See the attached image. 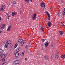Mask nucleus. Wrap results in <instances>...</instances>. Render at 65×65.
Returning a JSON list of instances; mask_svg holds the SVG:
<instances>
[{
    "instance_id": "nucleus-31",
    "label": "nucleus",
    "mask_w": 65,
    "mask_h": 65,
    "mask_svg": "<svg viewBox=\"0 0 65 65\" xmlns=\"http://www.w3.org/2000/svg\"><path fill=\"white\" fill-rule=\"evenodd\" d=\"M51 59L52 60H53V57L52 56L51 57Z\"/></svg>"
},
{
    "instance_id": "nucleus-26",
    "label": "nucleus",
    "mask_w": 65,
    "mask_h": 65,
    "mask_svg": "<svg viewBox=\"0 0 65 65\" xmlns=\"http://www.w3.org/2000/svg\"><path fill=\"white\" fill-rule=\"evenodd\" d=\"M41 40L43 42H44L45 41V39H41Z\"/></svg>"
},
{
    "instance_id": "nucleus-1",
    "label": "nucleus",
    "mask_w": 65,
    "mask_h": 65,
    "mask_svg": "<svg viewBox=\"0 0 65 65\" xmlns=\"http://www.w3.org/2000/svg\"><path fill=\"white\" fill-rule=\"evenodd\" d=\"M21 50V48L20 47L16 51V52L14 53L15 57V58H17L19 56L20 54L18 52Z\"/></svg>"
},
{
    "instance_id": "nucleus-16",
    "label": "nucleus",
    "mask_w": 65,
    "mask_h": 65,
    "mask_svg": "<svg viewBox=\"0 0 65 65\" xmlns=\"http://www.w3.org/2000/svg\"><path fill=\"white\" fill-rule=\"evenodd\" d=\"M18 41L19 42H22L23 41V39H22L20 38L18 40Z\"/></svg>"
},
{
    "instance_id": "nucleus-33",
    "label": "nucleus",
    "mask_w": 65,
    "mask_h": 65,
    "mask_svg": "<svg viewBox=\"0 0 65 65\" xmlns=\"http://www.w3.org/2000/svg\"><path fill=\"white\" fill-rule=\"evenodd\" d=\"M13 4H15V1H14L13 2Z\"/></svg>"
},
{
    "instance_id": "nucleus-37",
    "label": "nucleus",
    "mask_w": 65,
    "mask_h": 65,
    "mask_svg": "<svg viewBox=\"0 0 65 65\" xmlns=\"http://www.w3.org/2000/svg\"><path fill=\"white\" fill-rule=\"evenodd\" d=\"M25 60H27V58H26L25 59Z\"/></svg>"
},
{
    "instance_id": "nucleus-5",
    "label": "nucleus",
    "mask_w": 65,
    "mask_h": 65,
    "mask_svg": "<svg viewBox=\"0 0 65 65\" xmlns=\"http://www.w3.org/2000/svg\"><path fill=\"white\" fill-rule=\"evenodd\" d=\"M59 56V54L58 55H57V54H55L54 55V58L55 60H57L58 58V56Z\"/></svg>"
},
{
    "instance_id": "nucleus-32",
    "label": "nucleus",
    "mask_w": 65,
    "mask_h": 65,
    "mask_svg": "<svg viewBox=\"0 0 65 65\" xmlns=\"http://www.w3.org/2000/svg\"><path fill=\"white\" fill-rule=\"evenodd\" d=\"M2 61L4 62V61H5V58H3V59L2 60Z\"/></svg>"
},
{
    "instance_id": "nucleus-18",
    "label": "nucleus",
    "mask_w": 65,
    "mask_h": 65,
    "mask_svg": "<svg viewBox=\"0 0 65 65\" xmlns=\"http://www.w3.org/2000/svg\"><path fill=\"white\" fill-rule=\"evenodd\" d=\"M63 10H64V11H63L62 12V15H65V8Z\"/></svg>"
},
{
    "instance_id": "nucleus-8",
    "label": "nucleus",
    "mask_w": 65,
    "mask_h": 65,
    "mask_svg": "<svg viewBox=\"0 0 65 65\" xmlns=\"http://www.w3.org/2000/svg\"><path fill=\"white\" fill-rule=\"evenodd\" d=\"M37 15L35 13H34L33 15V17L32 18V19L33 20H35L36 19V17Z\"/></svg>"
},
{
    "instance_id": "nucleus-38",
    "label": "nucleus",
    "mask_w": 65,
    "mask_h": 65,
    "mask_svg": "<svg viewBox=\"0 0 65 65\" xmlns=\"http://www.w3.org/2000/svg\"><path fill=\"white\" fill-rule=\"evenodd\" d=\"M30 2H32V0H30Z\"/></svg>"
},
{
    "instance_id": "nucleus-40",
    "label": "nucleus",
    "mask_w": 65,
    "mask_h": 65,
    "mask_svg": "<svg viewBox=\"0 0 65 65\" xmlns=\"http://www.w3.org/2000/svg\"><path fill=\"white\" fill-rule=\"evenodd\" d=\"M57 55H59V53H57V54H56Z\"/></svg>"
},
{
    "instance_id": "nucleus-11",
    "label": "nucleus",
    "mask_w": 65,
    "mask_h": 65,
    "mask_svg": "<svg viewBox=\"0 0 65 65\" xmlns=\"http://www.w3.org/2000/svg\"><path fill=\"white\" fill-rule=\"evenodd\" d=\"M49 44V43H48V42L47 41L45 43H44V45L45 46V47H47L48 45V44Z\"/></svg>"
},
{
    "instance_id": "nucleus-14",
    "label": "nucleus",
    "mask_w": 65,
    "mask_h": 65,
    "mask_svg": "<svg viewBox=\"0 0 65 65\" xmlns=\"http://www.w3.org/2000/svg\"><path fill=\"white\" fill-rule=\"evenodd\" d=\"M44 57L46 60V61H48V58L47 56L46 55Z\"/></svg>"
},
{
    "instance_id": "nucleus-6",
    "label": "nucleus",
    "mask_w": 65,
    "mask_h": 65,
    "mask_svg": "<svg viewBox=\"0 0 65 65\" xmlns=\"http://www.w3.org/2000/svg\"><path fill=\"white\" fill-rule=\"evenodd\" d=\"M5 7V6L4 5H2V7L0 9V10L2 11L4 10V8Z\"/></svg>"
},
{
    "instance_id": "nucleus-41",
    "label": "nucleus",
    "mask_w": 65,
    "mask_h": 65,
    "mask_svg": "<svg viewBox=\"0 0 65 65\" xmlns=\"http://www.w3.org/2000/svg\"><path fill=\"white\" fill-rule=\"evenodd\" d=\"M22 13H23V12L21 13H20V14H22Z\"/></svg>"
},
{
    "instance_id": "nucleus-15",
    "label": "nucleus",
    "mask_w": 65,
    "mask_h": 65,
    "mask_svg": "<svg viewBox=\"0 0 65 65\" xmlns=\"http://www.w3.org/2000/svg\"><path fill=\"white\" fill-rule=\"evenodd\" d=\"M52 25L51 24V23L50 22H48V23L47 24V26L48 27H51Z\"/></svg>"
},
{
    "instance_id": "nucleus-4",
    "label": "nucleus",
    "mask_w": 65,
    "mask_h": 65,
    "mask_svg": "<svg viewBox=\"0 0 65 65\" xmlns=\"http://www.w3.org/2000/svg\"><path fill=\"white\" fill-rule=\"evenodd\" d=\"M40 6L41 7H45V3L43 2H42L40 3Z\"/></svg>"
},
{
    "instance_id": "nucleus-43",
    "label": "nucleus",
    "mask_w": 65,
    "mask_h": 65,
    "mask_svg": "<svg viewBox=\"0 0 65 65\" xmlns=\"http://www.w3.org/2000/svg\"><path fill=\"white\" fill-rule=\"evenodd\" d=\"M44 27H45V26H44Z\"/></svg>"
},
{
    "instance_id": "nucleus-42",
    "label": "nucleus",
    "mask_w": 65,
    "mask_h": 65,
    "mask_svg": "<svg viewBox=\"0 0 65 65\" xmlns=\"http://www.w3.org/2000/svg\"><path fill=\"white\" fill-rule=\"evenodd\" d=\"M1 31H0V33H1Z\"/></svg>"
},
{
    "instance_id": "nucleus-35",
    "label": "nucleus",
    "mask_w": 65,
    "mask_h": 65,
    "mask_svg": "<svg viewBox=\"0 0 65 65\" xmlns=\"http://www.w3.org/2000/svg\"><path fill=\"white\" fill-rule=\"evenodd\" d=\"M51 46H52V47H53V45H51Z\"/></svg>"
},
{
    "instance_id": "nucleus-20",
    "label": "nucleus",
    "mask_w": 65,
    "mask_h": 65,
    "mask_svg": "<svg viewBox=\"0 0 65 65\" xmlns=\"http://www.w3.org/2000/svg\"><path fill=\"white\" fill-rule=\"evenodd\" d=\"M57 15L58 16V17H60V15H61V14L59 12H58Z\"/></svg>"
},
{
    "instance_id": "nucleus-30",
    "label": "nucleus",
    "mask_w": 65,
    "mask_h": 65,
    "mask_svg": "<svg viewBox=\"0 0 65 65\" xmlns=\"http://www.w3.org/2000/svg\"><path fill=\"white\" fill-rule=\"evenodd\" d=\"M29 47V45H26L25 46V48H27Z\"/></svg>"
},
{
    "instance_id": "nucleus-25",
    "label": "nucleus",
    "mask_w": 65,
    "mask_h": 65,
    "mask_svg": "<svg viewBox=\"0 0 65 65\" xmlns=\"http://www.w3.org/2000/svg\"><path fill=\"white\" fill-rule=\"evenodd\" d=\"M3 52V50L2 49H0V53H2Z\"/></svg>"
},
{
    "instance_id": "nucleus-28",
    "label": "nucleus",
    "mask_w": 65,
    "mask_h": 65,
    "mask_svg": "<svg viewBox=\"0 0 65 65\" xmlns=\"http://www.w3.org/2000/svg\"><path fill=\"white\" fill-rule=\"evenodd\" d=\"M27 3H29V0H25Z\"/></svg>"
},
{
    "instance_id": "nucleus-39",
    "label": "nucleus",
    "mask_w": 65,
    "mask_h": 65,
    "mask_svg": "<svg viewBox=\"0 0 65 65\" xmlns=\"http://www.w3.org/2000/svg\"><path fill=\"white\" fill-rule=\"evenodd\" d=\"M2 65H4V63H2Z\"/></svg>"
},
{
    "instance_id": "nucleus-7",
    "label": "nucleus",
    "mask_w": 65,
    "mask_h": 65,
    "mask_svg": "<svg viewBox=\"0 0 65 65\" xmlns=\"http://www.w3.org/2000/svg\"><path fill=\"white\" fill-rule=\"evenodd\" d=\"M5 27V25L4 24L2 25L0 27V30H3Z\"/></svg>"
},
{
    "instance_id": "nucleus-19",
    "label": "nucleus",
    "mask_w": 65,
    "mask_h": 65,
    "mask_svg": "<svg viewBox=\"0 0 65 65\" xmlns=\"http://www.w3.org/2000/svg\"><path fill=\"white\" fill-rule=\"evenodd\" d=\"M25 41L24 40L23 41V42H22V43L21 44V46H23V44H24V43H25Z\"/></svg>"
},
{
    "instance_id": "nucleus-13",
    "label": "nucleus",
    "mask_w": 65,
    "mask_h": 65,
    "mask_svg": "<svg viewBox=\"0 0 65 65\" xmlns=\"http://www.w3.org/2000/svg\"><path fill=\"white\" fill-rule=\"evenodd\" d=\"M17 14V12H15V11H14L13 12H12V16H14L15 15V14Z\"/></svg>"
},
{
    "instance_id": "nucleus-2",
    "label": "nucleus",
    "mask_w": 65,
    "mask_h": 65,
    "mask_svg": "<svg viewBox=\"0 0 65 65\" xmlns=\"http://www.w3.org/2000/svg\"><path fill=\"white\" fill-rule=\"evenodd\" d=\"M20 63V61L19 60H15L13 62V64L14 65H18Z\"/></svg>"
},
{
    "instance_id": "nucleus-29",
    "label": "nucleus",
    "mask_w": 65,
    "mask_h": 65,
    "mask_svg": "<svg viewBox=\"0 0 65 65\" xmlns=\"http://www.w3.org/2000/svg\"><path fill=\"white\" fill-rule=\"evenodd\" d=\"M24 54H25V52H23L22 53V55L23 56H24Z\"/></svg>"
},
{
    "instance_id": "nucleus-21",
    "label": "nucleus",
    "mask_w": 65,
    "mask_h": 65,
    "mask_svg": "<svg viewBox=\"0 0 65 65\" xmlns=\"http://www.w3.org/2000/svg\"><path fill=\"white\" fill-rule=\"evenodd\" d=\"M17 46H18V43H16L15 45V46L14 47V48H15L16 47H17Z\"/></svg>"
},
{
    "instance_id": "nucleus-34",
    "label": "nucleus",
    "mask_w": 65,
    "mask_h": 65,
    "mask_svg": "<svg viewBox=\"0 0 65 65\" xmlns=\"http://www.w3.org/2000/svg\"><path fill=\"white\" fill-rule=\"evenodd\" d=\"M61 26H64V24H61Z\"/></svg>"
},
{
    "instance_id": "nucleus-36",
    "label": "nucleus",
    "mask_w": 65,
    "mask_h": 65,
    "mask_svg": "<svg viewBox=\"0 0 65 65\" xmlns=\"http://www.w3.org/2000/svg\"><path fill=\"white\" fill-rule=\"evenodd\" d=\"M61 2H62V3H64V1H63V0H62V1H61Z\"/></svg>"
},
{
    "instance_id": "nucleus-3",
    "label": "nucleus",
    "mask_w": 65,
    "mask_h": 65,
    "mask_svg": "<svg viewBox=\"0 0 65 65\" xmlns=\"http://www.w3.org/2000/svg\"><path fill=\"white\" fill-rule=\"evenodd\" d=\"M6 55L5 54H3L0 55V58H2V59H5Z\"/></svg>"
},
{
    "instance_id": "nucleus-12",
    "label": "nucleus",
    "mask_w": 65,
    "mask_h": 65,
    "mask_svg": "<svg viewBox=\"0 0 65 65\" xmlns=\"http://www.w3.org/2000/svg\"><path fill=\"white\" fill-rule=\"evenodd\" d=\"M7 44H11V41L9 40H7L6 41Z\"/></svg>"
},
{
    "instance_id": "nucleus-23",
    "label": "nucleus",
    "mask_w": 65,
    "mask_h": 65,
    "mask_svg": "<svg viewBox=\"0 0 65 65\" xmlns=\"http://www.w3.org/2000/svg\"><path fill=\"white\" fill-rule=\"evenodd\" d=\"M61 57L62 58H63V59H64V58H65V55H61Z\"/></svg>"
},
{
    "instance_id": "nucleus-17",
    "label": "nucleus",
    "mask_w": 65,
    "mask_h": 65,
    "mask_svg": "<svg viewBox=\"0 0 65 65\" xmlns=\"http://www.w3.org/2000/svg\"><path fill=\"white\" fill-rule=\"evenodd\" d=\"M59 32L60 33V35H62V34H64V32L62 31H59Z\"/></svg>"
},
{
    "instance_id": "nucleus-10",
    "label": "nucleus",
    "mask_w": 65,
    "mask_h": 65,
    "mask_svg": "<svg viewBox=\"0 0 65 65\" xmlns=\"http://www.w3.org/2000/svg\"><path fill=\"white\" fill-rule=\"evenodd\" d=\"M11 25H10L9 27H8L7 29V31L9 32V31L10 30V29L11 28Z\"/></svg>"
},
{
    "instance_id": "nucleus-22",
    "label": "nucleus",
    "mask_w": 65,
    "mask_h": 65,
    "mask_svg": "<svg viewBox=\"0 0 65 65\" xmlns=\"http://www.w3.org/2000/svg\"><path fill=\"white\" fill-rule=\"evenodd\" d=\"M7 15V16L8 15V17H7L8 19H9V17H10V16H9V14H8V13H7L6 14Z\"/></svg>"
},
{
    "instance_id": "nucleus-9",
    "label": "nucleus",
    "mask_w": 65,
    "mask_h": 65,
    "mask_svg": "<svg viewBox=\"0 0 65 65\" xmlns=\"http://www.w3.org/2000/svg\"><path fill=\"white\" fill-rule=\"evenodd\" d=\"M46 14L47 15L48 20H50V14L48 13V12H46Z\"/></svg>"
},
{
    "instance_id": "nucleus-24",
    "label": "nucleus",
    "mask_w": 65,
    "mask_h": 65,
    "mask_svg": "<svg viewBox=\"0 0 65 65\" xmlns=\"http://www.w3.org/2000/svg\"><path fill=\"white\" fill-rule=\"evenodd\" d=\"M7 46H8V44H6L5 45V48H7Z\"/></svg>"
},
{
    "instance_id": "nucleus-27",
    "label": "nucleus",
    "mask_w": 65,
    "mask_h": 65,
    "mask_svg": "<svg viewBox=\"0 0 65 65\" xmlns=\"http://www.w3.org/2000/svg\"><path fill=\"white\" fill-rule=\"evenodd\" d=\"M41 30L42 31H44V30H43V27H42L41 26Z\"/></svg>"
}]
</instances>
